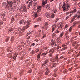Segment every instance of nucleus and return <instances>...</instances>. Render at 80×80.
<instances>
[{"mask_svg": "<svg viewBox=\"0 0 80 80\" xmlns=\"http://www.w3.org/2000/svg\"><path fill=\"white\" fill-rule=\"evenodd\" d=\"M12 1L9 2L7 4L5 2H4L2 3V6L3 7H5V8H8V9H12Z\"/></svg>", "mask_w": 80, "mask_h": 80, "instance_id": "nucleus-1", "label": "nucleus"}, {"mask_svg": "<svg viewBox=\"0 0 80 80\" xmlns=\"http://www.w3.org/2000/svg\"><path fill=\"white\" fill-rule=\"evenodd\" d=\"M19 11L21 13H26L27 10L26 8L25 5H22V7L19 9Z\"/></svg>", "mask_w": 80, "mask_h": 80, "instance_id": "nucleus-2", "label": "nucleus"}, {"mask_svg": "<svg viewBox=\"0 0 80 80\" xmlns=\"http://www.w3.org/2000/svg\"><path fill=\"white\" fill-rule=\"evenodd\" d=\"M24 24H25L26 26L23 27L22 28V31L23 32L25 29H27L29 27L30 25V22L29 21H27V22H24Z\"/></svg>", "mask_w": 80, "mask_h": 80, "instance_id": "nucleus-3", "label": "nucleus"}, {"mask_svg": "<svg viewBox=\"0 0 80 80\" xmlns=\"http://www.w3.org/2000/svg\"><path fill=\"white\" fill-rule=\"evenodd\" d=\"M48 62V60H45V62L43 63H42V67H45V66H46V65H47V63Z\"/></svg>", "mask_w": 80, "mask_h": 80, "instance_id": "nucleus-4", "label": "nucleus"}, {"mask_svg": "<svg viewBox=\"0 0 80 80\" xmlns=\"http://www.w3.org/2000/svg\"><path fill=\"white\" fill-rule=\"evenodd\" d=\"M5 11H3L1 13L0 16L2 18H3L5 17Z\"/></svg>", "mask_w": 80, "mask_h": 80, "instance_id": "nucleus-5", "label": "nucleus"}, {"mask_svg": "<svg viewBox=\"0 0 80 80\" xmlns=\"http://www.w3.org/2000/svg\"><path fill=\"white\" fill-rule=\"evenodd\" d=\"M69 8H70V6L69 5L67 6V8H63V11H65V10H66L67 11V10H69Z\"/></svg>", "mask_w": 80, "mask_h": 80, "instance_id": "nucleus-6", "label": "nucleus"}, {"mask_svg": "<svg viewBox=\"0 0 80 80\" xmlns=\"http://www.w3.org/2000/svg\"><path fill=\"white\" fill-rule=\"evenodd\" d=\"M66 15H68V14H70L69 15V16L71 17V16H72V15L73 14V12H72L70 11H69V12H66Z\"/></svg>", "mask_w": 80, "mask_h": 80, "instance_id": "nucleus-7", "label": "nucleus"}, {"mask_svg": "<svg viewBox=\"0 0 80 80\" xmlns=\"http://www.w3.org/2000/svg\"><path fill=\"white\" fill-rule=\"evenodd\" d=\"M46 70L47 71L45 72V74L46 75H48L49 73V70L48 67L46 68Z\"/></svg>", "mask_w": 80, "mask_h": 80, "instance_id": "nucleus-8", "label": "nucleus"}, {"mask_svg": "<svg viewBox=\"0 0 80 80\" xmlns=\"http://www.w3.org/2000/svg\"><path fill=\"white\" fill-rule=\"evenodd\" d=\"M29 1H30V2H29V4H28V5L27 6V9H29L30 8V5H31V4L32 3V0H28Z\"/></svg>", "mask_w": 80, "mask_h": 80, "instance_id": "nucleus-9", "label": "nucleus"}, {"mask_svg": "<svg viewBox=\"0 0 80 80\" xmlns=\"http://www.w3.org/2000/svg\"><path fill=\"white\" fill-rule=\"evenodd\" d=\"M42 7V6H38L37 7V9H38V13L39 12H40L41 10V8Z\"/></svg>", "mask_w": 80, "mask_h": 80, "instance_id": "nucleus-10", "label": "nucleus"}, {"mask_svg": "<svg viewBox=\"0 0 80 80\" xmlns=\"http://www.w3.org/2000/svg\"><path fill=\"white\" fill-rule=\"evenodd\" d=\"M46 16L47 17V18H49L50 17V14H49V12H47L45 14Z\"/></svg>", "mask_w": 80, "mask_h": 80, "instance_id": "nucleus-11", "label": "nucleus"}, {"mask_svg": "<svg viewBox=\"0 0 80 80\" xmlns=\"http://www.w3.org/2000/svg\"><path fill=\"white\" fill-rule=\"evenodd\" d=\"M55 27H56V24H54L52 26V32H53V31H54V30H55Z\"/></svg>", "mask_w": 80, "mask_h": 80, "instance_id": "nucleus-12", "label": "nucleus"}, {"mask_svg": "<svg viewBox=\"0 0 80 80\" xmlns=\"http://www.w3.org/2000/svg\"><path fill=\"white\" fill-rule=\"evenodd\" d=\"M45 7L46 9H47V10H48V9H49V8H50V5H49L48 4L46 5Z\"/></svg>", "mask_w": 80, "mask_h": 80, "instance_id": "nucleus-13", "label": "nucleus"}, {"mask_svg": "<svg viewBox=\"0 0 80 80\" xmlns=\"http://www.w3.org/2000/svg\"><path fill=\"white\" fill-rule=\"evenodd\" d=\"M55 50H56V48H53L52 50H50L49 51V52H52V53H53V52H54V51H55Z\"/></svg>", "mask_w": 80, "mask_h": 80, "instance_id": "nucleus-14", "label": "nucleus"}, {"mask_svg": "<svg viewBox=\"0 0 80 80\" xmlns=\"http://www.w3.org/2000/svg\"><path fill=\"white\" fill-rule=\"evenodd\" d=\"M47 3V0H46L45 2H42V4L43 7H44V5H45Z\"/></svg>", "mask_w": 80, "mask_h": 80, "instance_id": "nucleus-15", "label": "nucleus"}, {"mask_svg": "<svg viewBox=\"0 0 80 80\" xmlns=\"http://www.w3.org/2000/svg\"><path fill=\"white\" fill-rule=\"evenodd\" d=\"M58 26V28H62L63 27V26H62V23H60L59 25Z\"/></svg>", "mask_w": 80, "mask_h": 80, "instance_id": "nucleus-16", "label": "nucleus"}, {"mask_svg": "<svg viewBox=\"0 0 80 80\" xmlns=\"http://www.w3.org/2000/svg\"><path fill=\"white\" fill-rule=\"evenodd\" d=\"M4 20H3V22L1 21H0V27H2V26L3 23H4Z\"/></svg>", "mask_w": 80, "mask_h": 80, "instance_id": "nucleus-17", "label": "nucleus"}, {"mask_svg": "<svg viewBox=\"0 0 80 80\" xmlns=\"http://www.w3.org/2000/svg\"><path fill=\"white\" fill-rule=\"evenodd\" d=\"M15 21V20H14V17H12V19L11 20V22H12V23H13V22Z\"/></svg>", "mask_w": 80, "mask_h": 80, "instance_id": "nucleus-18", "label": "nucleus"}, {"mask_svg": "<svg viewBox=\"0 0 80 80\" xmlns=\"http://www.w3.org/2000/svg\"><path fill=\"white\" fill-rule=\"evenodd\" d=\"M23 22H24V21H23V20H21V21L19 22V24H22V23H23Z\"/></svg>", "mask_w": 80, "mask_h": 80, "instance_id": "nucleus-19", "label": "nucleus"}, {"mask_svg": "<svg viewBox=\"0 0 80 80\" xmlns=\"http://www.w3.org/2000/svg\"><path fill=\"white\" fill-rule=\"evenodd\" d=\"M64 34V33H63V32L61 33L60 35V37H63V36Z\"/></svg>", "mask_w": 80, "mask_h": 80, "instance_id": "nucleus-20", "label": "nucleus"}, {"mask_svg": "<svg viewBox=\"0 0 80 80\" xmlns=\"http://www.w3.org/2000/svg\"><path fill=\"white\" fill-rule=\"evenodd\" d=\"M55 43V41H52L51 42V45H53Z\"/></svg>", "mask_w": 80, "mask_h": 80, "instance_id": "nucleus-21", "label": "nucleus"}, {"mask_svg": "<svg viewBox=\"0 0 80 80\" xmlns=\"http://www.w3.org/2000/svg\"><path fill=\"white\" fill-rule=\"evenodd\" d=\"M56 65L55 64H54V63L52 64V68H54V67H55Z\"/></svg>", "mask_w": 80, "mask_h": 80, "instance_id": "nucleus-22", "label": "nucleus"}, {"mask_svg": "<svg viewBox=\"0 0 80 80\" xmlns=\"http://www.w3.org/2000/svg\"><path fill=\"white\" fill-rule=\"evenodd\" d=\"M79 24V22H76L74 24L73 26H75V25H78Z\"/></svg>", "mask_w": 80, "mask_h": 80, "instance_id": "nucleus-23", "label": "nucleus"}, {"mask_svg": "<svg viewBox=\"0 0 80 80\" xmlns=\"http://www.w3.org/2000/svg\"><path fill=\"white\" fill-rule=\"evenodd\" d=\"M38 27H39V25H35L34 27V28H38Z\"/></svg>", "mask_w": 80, "mask_h": 80, "instance_id": "nucleus-24", "label": "nucleus"}, {"mask_svg": "<svg viewBox=\"0 0 80 80\" xmlns=\"http://www.w3.org/2000/svg\"><path fill=\"white\" fill-rule=\"evenodd\" d=\"M17 0H14L13 2V3H14V4H15V3H17Z\"/></svg>", "mask_w": 80, "mask_h": 80, "instance_id": "nucleus-25", "label": "nucleus"}, {"mask_svg": "<svg viewBox=\"0 0 80 80\" xmlns=\"http://www.w3.org/2000/svg\"><path fill=\"white\" fill-rule=\"evenodd\" d=\"M72 28H73L72 27H71L69 28V31L70 32H71V31H72Z\"/></svg>", "mask_w": 80, "mask_h": 80, "instance_id": "nucleus-26", "label": "nucleus"}, {"mask_svg": "<svg viewBox=\"0 0 80 80\" xmlns=\"http://www.w3.org/2000/svg\"><path fill=\"white\" fill-rule=\"evenodd\" d=\"M55 33H59V31H58V29H57L55 32Z\"/></svg>", "mask_w": 80, "mask_h": 80, "instance_id": "nucleus-27", "label": "nucleus"}, {"mask_svg": "<svg viewBox=\"0 0 80 80\" xmlns=\"http://www.w3.org/2000/svg\"><path fill=\"white\" fill-rule=\"evenodd\" d=\"M37 58H39L40 57V54H39L38 55H37Z\"/></svg>", "mask_w": 80, "mask_h": 80, "instance_id": "nucleus-28", "label": "nucleus"}, {"mask_svg": "<svg viewBox=\"0 0 80 80\" xmlns=\"http://www.w3.org/2000/svg\"><path fill=\"white\" fill-rule=\"evenodd\" d=\"M37 14H34V19L36 18V17H37Z\"/></svg>", "mask_w": 80, "mask_h": 80, "instance_id": "nucleus-29", "label": "nucleus"}, {"mask_svg": "<svg viewBox=\"0 0 80 80\" xmlns=\"http://www.w3.org/2000/svg\"><path fill=\"white\" fill-rule=\"evenodd\" d=\"M59 20V18H57V19H56L55 21V23H57L58 21Z\"/></svg>", "mask_w": 80, "mask_h": 80, "instance_id": "nucleus-30", "label": "nucleus"}, {"mask_svg": "<svg viewBox=\"0 0 80 80\" xmlns=\"http://www.w3.org/2000/svg\"><path fill=\"white\" fill-rule=\"evenodd\" d=\"M55 16V15L54 14H52L51 15V18H54V16Z\"/></svg>", "mask_w": 80, "mask_h": 80, "instance_id": "nucleus-31", "label": "nucleus"}, {"mask_svg": "<svg viewBox=\"0 0 80 80\" xmlns=\"http://www.w3.org/2000/svg\"><path fill=\"white\" fill-rule=\"evenodd\" d=\"M17 55H18V53H15L14 57L15 58L17 57Z\"/></svg>", "mask_w": 80, "mask_h": 80, "instance_id": "nucleus-32", "label": "nucleus"}, {"mask_svg": "<svg viewBox=\"0 0 80 80\" xmlns=\"http://www.w3.org/2000/svg\"><path fill=\"white\" fill-rule=\"evenodd\" d=\"M55 35H56V34H55V33H54L52 34V36L53 37H55Z\"/></svg>", "mask_w": 80, "mask_h": 80, "instance_id": "nucleus-33", "label": "nucleus"}, {"mask_svg": "<svg viewBox=\"0 0 80 80\" xmlns=\"http://www.w3.org/2000/svg\"><path fill=\"white\" fill-rule=\"evenodd\" d=\"M68 38V36H66L65 37V39H66V40H67Z\"/></svg>", "mask_w": 80, "mask_h": 80, "instance_id": "nucleus-34", "label": "nucleus"}, {"mask_svg": "<svg viewBox=\"0 0 80 80\" xmlns=\"http://www.w3.org/2000/svg\"><path fill=\"white\" fill-rule=\"evenodd\" d=\"M45 26L46 27H47V25H48V22H46L45 23Z\"/></svg>", "mask_w": 80, "mask_h": 80, "instance_id": "nucleus-35", "label": "nucleus"}, {"mask_svg": "<svg viewBox=\"0 0 80 80\" xmlns=\"http://www.w3.org/2000/svg\"><path fill=\"white\" fill-rule=\"evenodd\" d=\"M37 20L39 21H40V20H41V18H39L37 19Z\"/></svg>", "mask_w": 80, "mask_h": 80, "instance_id": "nucleus-36", "label": "nucleus"}, {"mask_svg": "<svg viewBox=\"0 0 80 80\" xmlns=\"http://www.w3.org/2000/svg\"><path fill=\"white\" fill-rule=\"evenodd\" d=\"M27 38L28 39H29V38H30V35H28L27 36Z\"/></svg>", "mask_w": 80, "mask_h": 80, "instance_id": "nucleus-37", "label": "nucleus"}, {"mask_svg": "<svg viewBox=\"0 0 80 80\" xmlns=\"http://www.w3.org/2000/svg\"><path fill=\"white\" fill-rule=\"evenodd\" d=\"M76 11H77V10H76V9H74L72 12L73 13H75V12H76Z\"/></svg>", "mask_w": 80, "mask_h": 80, "instance_id": "nucleus-38", "label": "nucleus"}, {"mask_svg": "<svg viewBox=\"0 0 80 80\" xmlns=\"http://www.w3.org/2000/svg\"><path fill=\"white\" fill-rule=\"evenodd\" d=\"M77 14H76L74 15V18H77Z\"/></svg>", "mask_w": 80, "mask_h": 80, "instance_id": "nucleus-39", "label": "nucleus"}, {"mask_svg": "<svg viewBox=\"0 0 80 80\" xmlns=\"http://www.w3.org/2000/svg\"><path fill=\"white\" fill-rule=\"evenodd\" d=\"M68 28V25H66L65 26V30H66V29L65 28Z\"/></svg>", "mask_w": 80, "mask_h": 80, "instance_id": "nucleus-40", "label": "nucleus"}, {"mask_svg": "<svg viewBox=\"0 0 80 80\" xmlns=\"http://www.w3.org/2000/svg\"><path fill=\"white\" fill-rule=\"evenodd\" d=\"M57 71H58V70L57 69H55L54 71L55 72H57Z\"/></svg>", "mask_w": 80, "mask_h": 80, "instance_id": "nucleus-41", "label": "nucleus"}, {"mask_svg": "<svg viewBox=\"0 0 80 80\" xmlns=\"http://www.w3.org/2000/svg\"><path fill=\"white\" fill-rule=\"evenodd\" d=\"M9 31H8V32H11V31L12 30V29L11 28V29H9Z\"/></svg>", "mask_w": 80, "mask_h": 80, "instance_id": "nucleus-42", "label": "nucleus"}, {"mask_svg": "<svg viewBox=\"0 0 80 80\" xmlns=\"http://www.w3.org/2000/svg\"><path fill=\"white\" fill-rule=\"evenodd\" d=\"M66 50V48L64 47L62 49V50Z\"/></svg>", "mask_w": 80, "mask_h": 80, "instance_id": "nucleus-43", "label": "nucleus"}, {"mask_svg": "<svg viewBox=\"0 0 80 80\" xmlns=\"http://www.w3.org/2000/svg\"><path fill=\"white\" fill-rule=\"evenodd\" d=\"M75 18H73L72 20V21L73 22V21H74L75 20Z\"/></svg>", "mask_w": 80, "mask_h": 80, "instance_id": "nucleus-44", "label": "nucleus"}, {"mask_svg": "<svg viewBox=\"0 0 80 80\" xmlns=\"http://www.w3.org/2000/svg\"><path fill=\"white\" fill-rule=\"evenodd\" d=\"M53 12H54V13H56V12H57V10H54L53 11Z\"/></svg>", "mask_w": 80, "mask_h": 80, "instance_id": "nucleus-45", "label": "nucleus"}, {"mask_svg": "<svg viewBox=\"0 0 80 80\" xmlns=\"http://www.w3.org/2000/svg\"><path fill=\"white\" fill-rule=\"evenodd\" d=\"M47 53H48V52L43 53V54L44 55H47Z\"/></svg>", "mask_w": 80, "mask_h": 80, "instance_id": "nucleus-46", "label": "nucleus"}, {"mask_svg": "<svg viewBox=\"0 0 80 80\" xmlns=\"http://www.w3.org/2000/svg\"><path fill=\"white\" fill-rule=\"evenodd\" d=\"M78 19H79V18H80V15H78Z\"/></svg>", "mask_w": 80, "mask_h": 80, "instance_id": "nucleus-47", "label": "nucleus"}, {"mask_svg": "<svg viewBox=\"0 0 80 80\" xmlns=\"http://www.w3.org/2000/svg\"><path fill=\"white\" fill-rule=\"evenodd\" d=\"M52 55V53H51L49 55V57H51Z\"/></svg>", "mask_w": 80, "mask_h": 80, "instance_id": "nucleus-48", "label": "nucleus"}, {"mask_svg": "<svg viewBox=\"0 0 80 80\" xmlns=\"http://www.w3.org/2000/svg\"><path fill=\"white\" fill-rule=\"evenodd\" d=\"M70 18V17L69 16H68L66 18V20H67L68 18Z\"/></svg>", "mask_w": 80, "mask_h": 80, "instance_id": "nucleus-49", "label": "nucleus"}, {"mask_svg": "<svg viewBox=\"0 0 80 80\" xmlns=\"http://www.w3.org/2000/svg\"><path fill=\"white\" fill-rule=\"evenodd\" d=\"M55 59H56V60H57V59H58V57H56L55 58Z\"/></svg>", "mask_w": 80, "mask_h": 80, "instance_id": "nucleus-50", "label": "nucleus"}, {"mask_svg": "<svg viewBox=\"0 0 80 80\" xmlns=\"http://www.w3.org/2000/svg\"><path fill=\"white\" fill-rule=\"evenodd\" d=\"M40 32H41V30H39L38 31V32L39 33H40Z\"/></svg>", "mask_w": 80, "mask_h": 80, "instance_id": "nucleus-51", "label": "nucleus"}, {"mask_svg": "<svg viewBox=\"0 0 80 80\" xmlns=\"http://www.w3.org/2000/svg\"><path fill=\"white\" fill-rule=\"evenodd\" d=\"M80 13V10H79L78 11V13Z\"/></svg>", "mask_w": 80, "mask_h": 80, "instance_id": "nucleus-52", "label": "nucleus"}, {"mask_svg": "<svg viewBox=\"0 0 80 80\" xmlns=\"http://www.w3.org/2000/svg\"><path fill=\"white\" fill-rule=\"evenodd\" d=\"M33 50H32L31 51V53H33Z\"/></svg>", "mask_w": 80, "mask_h": 80, "instance_id": "nucleus-53", "label": "nucleus"}, {"mask_svg": "<svg viewBox=\"0 0 80 80\" xmlns=\"http://www.w3.org/2000/svg\"><path fill=\"white\" fill-rule=\"evenodd\" d=\"M32 72V70H30L28 72V73H31V72Z\"/></svg>", "mask_w": 80, "mask_h": 80, "instance_id": "nucleus-54", "label": "nucleus"}, {"mask_svg": "<svg viewBox=\"0 0 80 80\" xmlns=\"http://www.w3.org/2000/svg\"><path fill=\"white\" fill-rule=\"evenodd\" d=\"M17 2H18V3H20V0H18V1Z\"/></svg>", "mask_w": 80, "mask_h": 80, "instance_id": "nucleus-55", "label": "nucleus"}, {"mask_svg": "<svg viewBox=\"0 0 80 80\" xmlns=\"http://www.w3.org/2000/svg\"><path fill=\"white\" fill-rule=\"evenodd\" d=\"M38 3V2H34L35 4H36V5H37Z\"/></svg>", "mask_w": 80, "mask_h": 80, "instance_id": "nucleus-56", "label": "nucleus"}, {"mask_svg": "<svg viewBox=\"0 0 80 80\" xmlns=\"http://www.w3.org/2000/svg\"><path fill=\"white\" fill-rule=\"evenodd\" d=\"M65 46H66V45H63L62 46V47H65Z\"/></svg>", "mask_w": 80, "mask_h": 80, "instance_id": "nucleus-57", "label": "nucleus"}, {"mask_svg": "<svg viewBox=\"0 0 80 80\" xmlns=\"http://www.w3.org/2000/svg\"><path fill=\"white\" fill-rule=\"evenodd\" d=\"M8 38H7L6 40V42H8Z\"/></svg>", "mask_w": 80, "mask_h": 80, "instance_id": "nucleus-58", "label": "nucleus"}, {"mask_svg": "<svg viewBox=\"0 0 80 80\" xmlns=\"http://www.w3.org/2000/svg\"><path fill=\"white\" fill-rule=\"evenodd\" d=\"M20 35H21V36H22V33H20Z\"/></svg>", "mask_w": 80, "mask_h": 80, "instance_id": "nucleus-59", "label": "nucleus"}, {"mask_svg": "<svg viewBox=\"0 0 80 80\" xmlns=\"http://www.w3.org/2000/svg\"><path fill=\"white\" fill-rule=\"evenodd\" d=\"M18 16V15H15V17H17Z\"/></svg>", "mask_w": 80, "mask_h": 80, "instance_id": "nucleus-60", "label": "nucleus"}, {"mask_svg": "<svg viewBox=\"0 0 80 80\" xmlns=\"http://www.w3.org/2000/svg\"><path fill=\"white\" fill-rule=\"evenodd\" d=\"M67 33H68V32L67 31L65 33V35H67Z\"/></svg>", "mask_w": 80, "mask_h": 80, "instance_id": "nucleus-61", "label": "nucleus"}, {"mask_svg": "<svg viewBox=\"0 0 80 80\" xmlns=\"http://www.w3.org/2000/svg\"><path fill=\"white\" fill-rule=\"evenodd\" d=\"M54 77H56L57 76V75L56 74H54Z\"/></svg>", "mask_w": 80, "mask_h": 80, "instance_id": "nucleus-62", "label": "nucleus"}, {"mask_svg": "<svg viewBox=\"0 0 80 80\" xmlns=\"http://www.w3.org/2000/svg\"><path fill=\"white\" fill-rule=\"evenodd\" d=\"M43 38H44V37H45V35H44L43 36Z\"/></svg>", "mask_w": 80, "mask_h": 80, "instance_id": "nucleus-63", "label": "nucleus"}, {"mask_svg": "<svg viewBox=\"0 0 80 80\" xmlns=\"http://www.w3.org/2000/svg\"><path fill=\"white\" fill-rule=\"evenodd\" d=\"M78 28H80V24L78 26Z\"/></svg>", "mask_w": 80, "mask_h": 80, "instance_id": "nucleus-64", "label": "nucleus"}]
</instances>
